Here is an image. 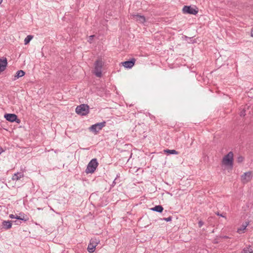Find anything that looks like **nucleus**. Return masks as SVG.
I'll return each instance as SVG.
<instances>
[{
    "mask_svg": "<svg viewBox=\"0 0 253 253\" xmlns=\"http://www.w3.org/2000/svg\"><path fill=\"white\" fill-rule=\"evenodd\" d=\"M33 36L32 35H28L26 37V38L24 40V43L25 44H27L31 41V40L33 39Z\"/></svg>",
    "mask_w": 253,
    "mask_h": 253,
    "instance_id": "nucleus-21",
    "label": "nucleus"
},
{
    "mask_svg": "<svg viewBox=\"0 0 253 253\" xmlns=\"http://www.w3.org/2000/svg\"><path fill=\"white\" fill-rule=\"evenodd\" d=\"M120 182V181L117 179V178H115L112 182V184L111 185L112 187H114L117 183H119Z\"/></svg>",
    "mask_w": 253,
    "mask_h": 253,
    "instance_id": "nucleus-24",
    "label": "nucleus"
},
{
    "mask_svg": "<svg viewBox=\"0 0 253 253\" xmlns=\"http://www.w3.org/2000/svg\"><path fill=\"white\" fill-rule=\"evenodd\" d=\"M120 173L117 174L115 178H117V179H118V178L120 177Z\"/></svg>",
    "mask_w": 253,
    "mask_h": 253,
    "instance_id": "nucleus-35",
    "label": "nucleus"
},
{
    "mask_svg": "<svg viewBox=\"0 0 253 253\" xmlns=\"http://www.w3.org/2000/svg\"><path fill=\"white\" fill-rule=\"evenodd\" d=\"M242 253H253V250L251 248L250 246L244 248L242 252Z\"/></svg>",
    "mask_w": 253,
    "mask_h": 253,
    "instance_id": "nucleus-20",
    "label": "nucleus"
},
{
    "mask_svg": "<svg viewBox=\"0 0 253 253\" xmlns=\"http://www.w3.org/2000/svg\"><path fill=\"white\" fill-rule=\"evenodd\" d=\"M3 152V150L2 149V148L1 147H0V155L1 154V153Z\"/></svg>",
    "mask_w": 253,
    "mask_h": 253,
    "instance_id": "nucleus-34",
    "label": "nucleus"
},
{
    "mask_svg": "<svg viewBox=\"0 0 253 253\" xmlns=\"http://www.w3.org/2000/svg\"><path fill=\"white\" fill-rule=\"evenodd\" d=\"M98 166V163L96 158L92 159L88 164L85 169V172L88 173H93L96 170Z\"/></svg>",
    "mask_w": 253,
    "mask_h": 253,
    "instance_id": "nucleus-2",
    "label": "nucleus"
},
{
    "mask_svg": "<svg viewBox=\"0 0 253 253\" xmlns=\"http://www.w3.org/2000/svg\"><path fill=\"white\" fill-rule=\"evenodd\" d=\"M135 62V59L134 58H131V59L122 62V64L125 68H131L134 66Z\"/></svg>",
    "mask_w": 253,
    "mask_h": 253,
    "instance_id": "nucleus-11",
    "label": "nucleus"
},
{
    "mask_svg": "<svg viewBox=\"0 0 253 253\" xmlns=\"http://www.w3.org/2000/svg\"><path fill=\"white\" fill-rule=\"evenodd\" d=\"M164 151L165 154H167L168 155L178 154V152H177V151H176L175 150L166 149V150H164Z\"/></svg>",
    "mask_w": 253,
    "mask_h": 253,
    "instance_id": "nucleus-19",
    "label": "nucleus"
},
{
    "mask_svg": "<svg viewBox=\"0 0 253 253\" xmlns=\"http://www.w3.org/2000/svg\"><path fill=\"white\" fill-rule=\"evenodd\" d=\"M2 225L3 226V228L5 230L9 229L11 228L12 226V221H3L2 222Z\"/></svg>",
    "mask_w": 253,
    "mask_h": 253,
    "instance_id": "nucleus-13",
    "label": "nucleus"
},
{
    "mask_svg": "<svg viewBox=\"0 0 253 253\" xmlns=\"http://www.w3.org/2000/svg\"><path fill=\"white\" fill-rule=\"evenodd\" d=\"M244 160V157L242 156H239L237 157V161L238 163H242Z\"/></svg>",
    "mask_w": 253,
    "mask_h": 253,
    "instance_id": "nucleus-23",
    "label": "nucleus"
},
{
    "mask_svg": "<svg viewBox=\"0 0 253 253\" xmlns=\"http://www.w3.org/2000/svg\"><path fill=\"white\" fill-rule=\"evenodd\" d=\"M249 107V106L246 105V106H245L244 107V108L243 109V110L242 111H241V112L240 113V116L241 117H244V116H245L246 109H248Z\"/></svg>",
    "mask_w": 253,
    "mask_h": 253,
    "instance_id": "nucleus-22",
    "label": "nucleus"
},
{
    "mask_svg": "<svg viewBox=\"0 0 253 253\" xmlns=\"http://www.w3.org/2000/svg\"><path fill=\"white\" fill-rule=\"evenodd\" d=\"M130 16L131 18L135 19L136 21L140 23H144L146 21L145 17L143 15H140L138 14H131Z\"/></svg>",
    "mask_w": 253,
    "mask_h": 253,
    "instance_id": "nucleus-8",
    "label": "nucleus"
},
{
    "mask_svg": "<svg viewBox=\"0 0 253 253\" xmlns=\"http://www.w3.org/2000/svg\"><path fill=\"white\" fill-rule=\"evenodd\" d=\"M233 153L232 151L229 152L222 159V162L225 166H229L233 168Z\"/></svg>",
    "mask_w": 253,
    "mask_h": 253,
    "instance_id": "nucleus-3",
    "label": "nucleus"
},
{
    "mask_svg": "<svg viewBox=\"0 0 253 253\" xmlns=\"http://www.w3.org/2000/svg\"><path fill=\"white\" fill-rule=\"evenodd\" d=\"M25 72L24 71L19 70L16 72V74L14 76V80H15L17 79H18L20 77H22L24 76L25 75Z\"/></svg>",
    "mask_w": 253,
    "mask_h": 253,
    "instance_id": "nucleus-16",
    "label": "nucleus"
},
{
    "mask_svg": "<svg viewBox=\"0 0 253 253\" xmlns=\"http://www.w3.org/2000/svg\"><path fill=\"white\" fill-rule=\"evenodd\" d=\"M4 118L6 120L11 123L16 122L19 124L21 122L20 120L18 118L17 116L14 114H5L4 115Z\"/></svg>",
    "mask_w": 253,
    "mask_h": 253,
    "instance_id": "nucleus-7",
    "label": "nucleus"
},
{
    "mask_svg": "<svg viewBox=\"0 0 253 253\" xmlns=\"http://www.w3.org/2000/svg\"><path fill=\"white\" fill-rule=\"evenodd\" d=\"M89 106L87 104H83L79 105L76 109V112L79 115L85 116L89 113Z\"/></svg>",
    "mask_w": 253,
    "mask_h": 253,
    "instance_id": "nucleus-4",
    "label": "nucleus"
},
{
    "mask_svg": "<svg viewBox=\"0 0 253 253\" xmlns=\"http://www.w3.org/2000/svg\"><path fill=\"white\" fill-rule=\"evenodd\" d=\"M98 244V242L97 241L93 240L91 239L90 241V243L89 244L87 247V251L89 253H93L94 252L95 249L97 245Z\"/></svg>",
    "mask_w": 253,
    "mask_h": 253,
    "instance_id": "nucleus-10",
    "label": "nucleus"
},
{
    "mask_svg": "<svg viewBox=\"0 0 253 253\" xmlns=\"http://www.w3.org/2000/svg\"><path fill=\"white\" fill-rule=\"evenodd\" d=\"M252 178V172L248 171L245 172L241 175V180L243 183H247L250 181Z\"/></svg>",
    "mask_w": 253,
    "mask_h": 253,
    "instance_id": "nucleus-9",
    "label": "nucleus"
},
{
    "mask_svg": "<svg viewBox=\"0 0 253 253\" xmlns=\"http://www.w3.org/2000/svg\"><path fill=\"white\" fill-rule=\"evenodd\" d=\"M134 131L135 132L137 133L139 135H141L145 132L144 129H142V126L140 125L138 126H136L134 127Z\"/></svg>",
    "mask_w": 253,
    "mask_h": 253,
    "instance_id": "nucleus-14",
    "label": "nucleus"
},
{
    "mask_svg": "<svg viewBox=\"0 0 253 253\" xmlns=\"http://www.w3.org/2000/svg\"><path fill=\"white\" fill-rule=\"evenodd\" d=\"M2 0H0V4L1 3Z\"/></svg>",
    "mask_w": 253,
    "mask_h": 253,
    "instance_id": "nucleus-38",
    "label": "nucleus"
},
{
    "mask_svg": "<svg viewBox=\"0 0 253 253\" xmlns=\"http://www.w3.org/2000/svg\"><path fill=\"white\" fill-rule=\"evenodd\" d=\"M14 222H15L16 224H20L21 223L20 220H19L18 221L17 220L14 221Z\"/></svg>",
    "mask_w": 253,
    "mask_h": 253,
    "instance_id": "nucleus-32",
    "label": "nucleus"
},
{
    "mask_svg": "<svg viewBox=\"0 0 253 253\" xmlns=\"http://www.w3.org/2000/svg\"><path fill=\"white\" fill-rule=\"evenodd\" d=\"M214 244H217L218 243V241L216 239H215L214 240V242H213Z\"/></svg>",
    "mask_w": 253,
    "mask_h": 253,
    "instance_id": "nucleus-33",
    "label": "nucleus"
},
{
    "mask_svg": "<svg viewBox=\"0 0 253 253\" xmlns=\"http://www.w3.org/2000/svg\"><path fill=\"white\" fill-rule=\"evenodd\" d=\"M218 238H222V239H229L230 238L227 236H220Z\"/></svg>",
    "mask_w": 253,
    "mask_h": 253,
    "instance_id": "nucleus-30",
    "label": "nucleus"
},
{
    "mask_svg": "<svg viewBox=\"0 0 253 253\" xmlns=\"http://www.w3.org/2000/svg\"><path fill=\"white\" fill-rule=\"evenodd\" d=\"M104 65V62L102 59H98L94 64V69L93 74L97 77L102 76V68Z\"/></svg>",
    "mask_w": 253,
    "mask_h": 253,
    "instance_id": "nucleus-1",
    "label": "nucleus"
},
{
    "mask_svg": "<svg viewBox=\"0 0 253 253\" xmlns=\"http://www.w3.org/2000/svg\"><path fill=\"white\" fill-rule=\"evenodd\" d=\"M182 12L184 14L196 15L198 12L197 7L194 8L191 5H185L182 8Z\"/></svg>",
    "mask_w": 253,
    "mask_h": 253,
    "instance_id": "nucleus-6",
    "label": "nucleus"
},
{
    "mask_svg": "<svg viewBox=\"0 0 253 253\" xmlns=\"http://www.w3.org/2000/svg\"><path fill=\"white\" fill-rule=\"evenodd\" d=\"M20 216H21L22 217H23V215H25V214H22L21 213H20Z\"/></svg>",
    "mask_w": 253,
    "mask_h": 253,
    "instance_id": "nucleus-37",
    "label": "nucleus"
},
{
    "mask_svg": "<svg viewBox=\"0 0 253 253\" xmlns=\"http://www.w3.org/2000/svg\"><path fill=\"white\" fill-rule=\"evenodd\" d=\"M215 214H216L217 215H218V216H221V217H224V218H226V216H225V215L226 214V213H224V214L222 213V214H221V213H220L219 212H216V213H215Z\"/></svg>",
    "mask_w": 253,
    "mask_h": 253,
    "instance_id": "nucleus-27",
    "label": "nucleus"
},
{
    "mask_svg": "<svg viewBox=\"0 0 253 253\" xmlns=\"http://www.w3.org/2000/svg\"><path fill=\"white\" fill-rule=\"evenodd\" d=\"M15 218L19 220H23L24 221H26L29 220V218L27 215H23V217H22L21 216H18L17 215H15Z\"/></svg>",
    "mask_w": 253,
    "mask_h": 253,
    "instance_id": "nucleus-18",
    "label": "nucleus"
},
{
    "mask_svg": "<svg viewBox=\"0 0 253 253\" xmlns=\"http://www.w3.org/2000/svg\"><path fill=\"white\" fill-rule=\"evenodd\" d=\"M94 36H95L94 35H91V36H90L89 37V39H88V41L90 43H91V42H92V40H93V38L94 37Z\"/></svg>",
    "mask_w": 253,
    "mask_h": 253,
    "instance_id": "nucleus-28",
    "label": "nucleus"
},
{
    "mask_svg": "<svg viewBox=\"0 0 253 253\" xmlns=\"http://www.w3.org/2000/svg\"><path fill=\"white\" fill-rule=\"evenodd\" d=\"M162 220H165L167 222H169V221H170L172 219V217L171 216H169L168 217H167V218H163V219H162Z\"/></svg>",
    "mask_w": 253,
    "mask_h": 253,
    "instance_id": "nucleus-26",
    "label": "nucleus"
},
{
    "mask_svg": "<svg viewBox=\"0 0 253 253\" xmlns=\"http://www.w3.org/2000/svg\"><path fill=\"white\" fill-rule=\"evenodd\" d=\"M106 125V122L103 121L101 123H96L90 126L89 127V130L94 132L95 134H97L100 130L102 129Z\"/></svg>",
    "mask_w": 253,
    "mask_h": 253,
    "instance_id": "nucleus-5",
    "label": "nucleus"
},
{
    "mask_svg": "<svg viewBox=\"0 0 253 253\" xmlns=\"http://www.w3.org/2000/svg\"><path fill=\"white\" fill-rule=\"evenodd\" d=\"M7 65V61L6 58H0V74L6 68Z\"/></svg>",
    "mask_w": 253,
    "mask_h": 253,
    "instance_id": "nucleus-12",
    "label": "nucleus"
},
{
    "mask_svg": "<svg viewBox=\"0 0 253 253\" xmlns=\"http://www.w3.org/2000/svg\"><path fill=\"white\" fill-rule=\"evenodd\" d=\"M251 36L253 37V29H252L251 31Z\"/></svg>",
    "mask_w": 253,
    "mask_h": 253,
    "instance_id": "nucleus-36",
    "label": "nucleus"
},
{
    "mask_svg": "<svg viewBox=\"0 0 253 253\" xmlns=\"http://www.w3.org/2000/svg\"><path fill=\"white\" fill-rule=\"evenodd\" d=\"M247 225H248V224L246 223V224L245 225H243V227L242 228L238 229V230H237V232L239 233H240L241 231H242V230H245L246 228V227H247Z\"/></svg>",
    "mask_w": 253,
    "mask_h": 253,
    "instance_id": "nucleus-25",
    "label": "nucleus"
},
{
    "mask_svg": "<svg viewBox=\"0 0 253 253\" xmlns=\"http://www.w3.org/2000/svg\"><path fill=\"white\" fill-rule=\"evenodd\" d=\"M23 176V174H22V173L17 172V173H15L13 175L12 179L13 180H18Z\"/></svg>",
    "mask_w": 253,
    "mask_h": 253,
    "instance_id": "nucleus-17",
    "label": "nucleus"
},
{
    "mask_svg": "<svg viewBox=\"0 0 253 253\" xmlns=\"http://www.w3.org/2000/svg\"><path fill=\"white\" fill-rule=\"evenodd\" d=\"M204 222L202 220H200L198 222V225H199V227H201L204 225Z\"/></svg>",
    "mask_w": 253,
    "mask_h": 253,
    "instance_id": "nucleus-29",
    "label": "nucleus"
},
{
    "mask_svg": "<svg viewBox=\"0 0 253 253\" xmlns=\"http://www.w3.org/2000/svg\"><path fill=\"white\" fill-rule=\"evenodd\" d=\"M15 215H14V214H11L9 215V217L11 219H13V218H15Z\"/></svg>",
    "mask_w": 253,
    "mask_h": 253,
    "instance_id": "nucleus-31",
    "label": "nucleus"
},
{
    "mask_svg": "<svg viewBox=\"0 0 253 253\" xmlns=\"http://www.w3.org/2000/svg\"><path fill=\"white\" fill-rule=\"evenodd\" d=\"M150 210L152 211L161 213L163 212L164 208L161 205H157L154 207L151 208Z\"/></svg>",
    "mask_w": 253,
    "mask_h": 253,
    "instance_id": "nucleus-15",
    "label": "nucleus"
}]
</instances>
